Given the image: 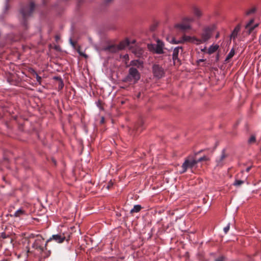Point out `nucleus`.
I'll list each match as a JSON object with an SVG mask.
<instances>
[{
  "instance_id": "nucleus-1",
  "label": "nucleus",
  "mask_w": 261,
  "mask_h": 261,
  "mask_svg": "<svg viewBox=\"0 0 261 261\" xmlns=\"http://www.w3.org/2000/svg\"><path fill=\"white\" fill-rule=\"evenodd\" d=\"M197 167V165L194 156L193 155H189L185 158L181 166V169L179 172L180 174H183L188 170H190L192 173H195Z\"/></svg>"
},
{
  "instance_id": "nucleus-2",
  "label": "nucleus",
  "mask_w": 261,
  "mask_h": 261,
  "mask_svg": "<svg viewBox=\"0 0 261 261\" xmlns=\"http://www.w3.org/2000/svg\"><path fill=\"white\" fill-rule=\"evenodd\" d=\"M215 30L216 25L214 24L204 27L200 35V38H197V40H196L198 43V45L208 41L212 37L213 32Z\"/></svg>"
},
{
  "instance_id": "nucleus-3",
  "label": "nucleus",
  "mask_w": 261,
  "mask_h": 261,
  "mask_svg": "<svg viewBox=\"0 0 261 261\" xmlns=\"http://www.w3.org/2000/svg\"><path fill=\"white\" fill-rule=\"evenodd\" d=\"M140 79V74L138 70L135 68L131 67L129 69L128 74L126 76L124 81L137 82Z\"/></svg>"
},
{
  "instance_id": "nucleus-4",
  "label": "nucleus",
  "mask_w": 261,
  "mask_h": 261,
  "mask_svg": "<svg viewBox=\"0 0 261 261\" xmlns=\"http://www.w3.org/2000/svg\"><path fill=\"white\" fill-rule=\"evenodd\" d=\"M254 19H251L245 25V30L243 32L244 36H248L252 33H254L255 28L258 27V23L253 24Z\"/></svg>"
},
{
  "instance_id": "nucleus-5",
  "label": "nucleus",
  "mask_w": 261,
  "mask_h": 261,
  "mask_svg": "<svg viewBox=\"0 0 261 261\" xmlns=\"http://www.w3.org/2000/svg\"><path fill=\"white\" fill-rule=\"evenodd\" d=\"M66 240V237L64 233H58L56 234H53L52 236L49 238L46 242L45 244V249L47 250V244L51 241H55L56 242L61 244L64 242V241Z\"/></svg>"
},
{
  "instance_id": "nucleus-6",
  "label": "nucleus",
  "mask_w": 261,
  "mask_h": 261,
  "mask_svg": "<svg viewBox=\"0 0 261 261\" xmlns=\"http://www.w3.org/2000/svg\"><path fill=\"white\" fill-rule=\"evenodd\" d=\"M183 48L181 46H177L173 50L172 60L173 64L175 66H179L181 64V60L178 58L179 53H182Z\"/></svg>"
},
{
  "instance_id": "nucleus-7",
  "label": "nucleus",
  "mask_w": 261,
  "mask_h": 261,
  "mask_svg": "<svg viewBox=\"0 0 261 261\" xmlns=\"http://www.w3.org/2000/svg\"><path fill=\"white\" fill-rule=\"evenodd\" d=\"M35 8V4L33 2H31L29 6L22 8L21 10V13L24 19L31 15Z\"/></svg>"
},
{
  "instance_id": "nucleus-8",
  "label": "nucleus",
  "mask_w": 261,
  "mask_h": 261,
  "mask_svg": "<svg viewBox=\"0 0 261 261\" xmlns=\"http://www.w3.org/2000/svg\"><path fill=\"white\" fill-rule=\"evenodd\" d=\"M164 44L160 40H158L156 41V45L150 44L148 45V47L150 50L152 49V48L154 50V52L158 54H162L164 53L163 48Z\"/></svg>"
},
{
  "instance_id": "nucleus-9",
  "label": "nucleus",
  "mask_w": 261,
  "mask_h": 261,
  "mask_svg": "<svg viewBox=\"0 0 261 261\" xmlns=\"http://www.w3.org/2000/svg\"><path fill=\"white\" fill-rule=\"evenodd\" d=\"M152 72L154 76L158 79L162 78L165 74L164 69L158 64L153 65Z\"/></svg>"
},
{
  "instance_id": "nucleus-10",
  "label": "nucleus",
  "mask_w": 261,
  "mask_h": 261,
  "mask_svg": "<svg viewBox=\"0 0 261 261\" xmlns=\"http://www.w3.org/2000/svg\"><path fill=\"white\" fill-rule=\"evenodd\" d=\"M181 39L182 41V43L185 42H189L192 43H194L196 45H198V43L196 41L197 40V38L195 37H191L189 36L184 35L182 36Z\"/></svg>"
},
{
  "instance_id": "nucleus-11",
  "label": "nucleus",
  "mask_w": 261,
  "mask_h": 261,
  "mask_svg": "<svg viewBox=\"0 0 261 261\" xmlns=\"http://www.w3.org/2000/svg\"><path fill=\"white\" fill-rule=\"evenodd\" d=\"M42 240L41 239H37L32 244V247L35 249L43 251L44 248H45V246H42Z\"/></svg>"
},
{
  "instance_id": "nucleus-12",
  "label": "nucleus",
  "mask_w": 261,
  "mask_h": 261,
  "mask_svg": "<svg viewBox=\"0 0 261 261\" xmlns=\"http://www.w3.org/2000/svg\"><path fill=\"white\" fill-rule=\"evenodd\" d=\"M228 155L225 152V149H223L221 152V154L219 159L216 160L218 165H222L224 160L227 157Z\"/></svg>"
},
{
  "instance_id": "nucleus-13",
  "label": "nucleus",
  "mask_w": 261,
  "mask_h": 261,
  "mask_svg": "<svg viewBox=\"0 0 261 261\" xmlns=\"http://www.w3.org/2000/svg\"><path fill=\"white\" fill-rule=\"evenodd\" d=\"M240 30H241V25L238 24L234 28V30L232 32L231 35H230V38L232 39L233 40H234L237 38V37L238 35V33L240 31Z\"/></svg>"
},
{
  "instance_id": "nucleus-14",
  "label": "nucleus",
  "mask_w": 261,
  "mask_h": 261,
  "mask_svg": "<svg viewBox=\"0 0 261 261\" xmlns=\"http://www.w3.org/2000/svg\"><path fill=\"white\" fill-rule=\"evenodd\" d=\"M130 44V41L128 39H126L125 40L121 41L118 45V48L119 49H123L126 47L129 46Z\"/></svg>"
},
{
  "instance_id": "nucleus-15",
  "label": "nucleus",
  "mask_w": 261,
  "mask_h": 261,
  "mask_svg": "<svg viewBox=\"0 0 261 261\" xmlns=\"http://www.w3.org/2000/svg\"><path fill=\"white\" fill-rule=\"evenodd\" d=\"M130 65L135 66L137 67L138 68H143V62L139 60H132L130 62Z\"/></svg>"
},
{
  "instance_id": "nucleus-16",
  "label": "nucleus",
  "mask_w": 261,
  "mask_h": 261,
  "mask_svg": "<svg viewBox=\"0 0 261 261\" xmlns=\"http://www.w3.org/2000/svg\"><path fill=\"white\" fill-rule=\"evenodd\" d=\"M175 27L177 29L181 30L182 31L189 30L191 28L190 24L184 23L177 24L175 25Z\"/></svg>"
},
{
  "instance_id": "nucleus-17",
  "label": "nucleus",
  "mask_w": 261,
  "mask_h": 261,
  "mask_svg": "<svg viewBox=\"0 0 261 261\" xmlns=\"http://www.w3.org/2000/svg\"><path fill=\"white\" fill-rule=\"evenodd\" d=\"M239 174H238L236 176V179L233 184V185L235 187L240 186L242 184H244L246 180V177L245 178L244 180L239 179Z\"/></svg>"
},
{
  "instance_id": "nucleus-18",
  "label": "nucleus",
  "mask_w": 261,
  "mask_h": 261,
  "mask_svg": "<svg viewBox=\"0 0 261 261\" xmlns=\"http://www.w3.org/2000/svg\"><path fill=\"white\" fill-rule=\"evenodd\" d=\"M27 212L25 210L22 208H20L15 212L13 216L15 217H20L21 216L27 215Z\"/></svg>"
},
{
  "instance_id": "nucleus-19",
  "label": "nucleus",
  "mask_w": 261,
  "mask_h": 261,
  "mask_svg": "<svg viewBox=\"0 0 261 261\" xmlns=\"http://www.w3.org/2000/svg\"><path fill=\"white\" fill-rule=\"evenodd\" d=\"M219 46L217 44H215V45L212 44L208 47V50H207V53L208 54H212L215 53V51H216L217 50V49L219 48Z\"/></svg>"
},
{
  "instance_id": "nucleus-20",
  "label": "nucleus",
  "mask_w": 261,
  "mask_h": 261,
  "mask_svg": "<svg viewBox=\"0 0 261 261\" xmlns=\"http://www.w3.org/2000/svg\"><path fill=\"white\" fill-rule=\"evenodd\" d=\"M193 13L194 14L198 17H200L202 14L201 10L197 7L193 8Z\"/></svg>"
},
{
  "instance_id": "nucleus-21",
  "label": "nucleus",
  "mask_w": 261,
  "mask_h": 261,
  "mask_svg": "<svg viewBox=\"0 0 261 261\" xmlns=\"http://www.w3.org/2000/svg\"><path fill=\"white\" fill-rule=\"evenodd\" d=\"M141 209V206L140 205H139V204L135 205H134V207L131 210L130 213H138L139 212H140Z\"/></svg>"
},
{
  "instance_id": "nucleus-22",
  "label": "nucleus",
  "mask_w": 261,
  "mask_h": 261,
  "mask_svg": "<svg viewBox=\"0 0 261 261\" xmlns=\"http://www.w3.org/2000/svg\"><path fill=\"white\" fill-rule=\"evenodd\" d=\"M234 54H235L234 50L233 48H232L230 50V51L229 53V54L227 55V57H226V58L225 59V61H228L231 58H232L234 56Z\"/></svg>"
},
{
  "instance_id": "nucleus-23",
  "label": "nucleus",
  "mask_w": 261,
  "mask_h": 261,
  "mask_svg": "<svg viewBox=\"0 0 261 261\" xmlns=\"http://www.w3.org/2000/svg\"><path fill=\"white\" fill-rule=\"evenodd\" d=\"M33 71L34 75H35L36 81L40 85L41 83V77L34 70H33Z\"/></svg>"
},
{
  "instance_id": "nucleus-24",
  "label": "nucleus",
  "mask_w": 261,
  "mask_h": 261,
  "mask_svg": "<svg viewBox=\"0 0 261 261\" xmlns=\"http://www.w3.org/2000/svg\"><path fill=\"white\" fill-rule=\"evenodd\" d=\"M208 160H209L208 158H207L206 156L204 155V156L199 158L198 159L196 160V164H197L199 162H202L203 161H208Z\"/></svg>"
},
{
  "instance_id": "nucleus-25",
  "label": "nucleus",
  "mask_w": 261,
  "mask_h": 261,
  "mask_svg": "<svg viewBox=\"0 0 261 261\" xmlns=\"http://www.w3.org/2000/svg\"><path fill=\"white\" fill-rule=\"evenodd\" d=\"M256 11V8H252L250 9L249 10H247L246 12V14L247 15H249L252 14H253Z\"/></svg>"
},
{
  "instance_id": "nucleus-26",
  "label": "nucleus",
  "mask_w": 261,
  "mask_h": 261,
  "mask_svg": "<svg viewBox=\"0 0 261 261\" xmlns=\"http://www.w3.org/2000/svg\"><path fill=\"white\" fill-rule=\"evenodd\" d=\"M170 42L172 44H177L182 43V41H181V39L180 40H176L175 38H172V40H171Z\"/></svg>"
},
{
  "instance_id": "nucleus-27",
  "label": "nucleus",
  "mask_w": 261,
  "mask_h": 261,
  "mask_svg": "<svg viewBox=\"0 0 261 261\" xmlns=\"http://www.w3.org/2000/svg\"><path fill=\"white\" fill-rule=\"evenodd\" d=\"M256 138L254 136H251L248 140L249 143H252L255 142Z\"/></svg>"
},
{
  "instance_id": "nucleus-28",
  "label": "nucleus",
  "mask_w": 261,
  "mask_h": 261,
  "mask_svg": "<svg viewBox=\"0 0 261 261\" xmlns=\"http://www.w3.org/2000/svg\"><path fill=\"white\" fill-rule=\"evenodd\" d=\"M229 228H230V225H229V224H228L227 225L226 227H225L223 229L224 231L225 234H226L228 232V231L229 230Z\"/></svg>"
},
{
  "instance_id": "nucleus-29",
  "label": "nucleus",
  "mask_w": 261,
  "mask_h": 261,
  "mask_svg": "<svg viewBox=\"0 0 261 261\" xmlns=\"http://www.w3.org/2000/svg\"><path fill=\"white\" fill-rule=\"evenodd\" d=\"M1 237L3 239H6L9 237V235L7 234L5 232H2L1 233Z\"/></svg>"
},
{
  "instance_id": "nucleus-30",
  "label": "nucleus",
  "mask_w": 261,
  "mask_h": 261,
  "mask_svg": "<svg viewBox=\"0 0 261 261\" xmlns=\"http://www.w3.org/2000/svg\"><path fill=\"white\" fill-rule=\"evenodd\" d=\"M113 185V182L111 180L108 184V185L106 187V188L108 189V190H109L111 188V187H112Z\"/></svg>"
},
{
  "instance_id": "nucleus-31",
  "label": "nucleus",
  "mask_w": 261,
  "mask_h": 261,
  "mask_svg": "<svg viewBox=\"0 0 261 261\" xmlns=\"http://www.w3.org/2000/svg\"><path fill=\"white\" fill-rule=\"evenodd\" d=\"M63 86H64L63 82L62 80H61V81L60 82L59 85V88L60 89H62L63 88Z\"/></svg>"
},
{
  "instance_id": "nucleus-32",
  "label": "nucleus",
  "mask_w": 261,
  "mask_h": 261,
  "mask_svg": "<svg viewBox=\"0 0 261 261\" xmlns=\"http://www.w3.org/2000/svg\"><path fill=\"white\" fill-rule=\"evenodd\" d=\"M215 261H224V257L221 256L217 258Z\"/></svg>"
},
{
  "instance_id": "nucleus-33",
  "label": "nucleus",
  "mask_w": 261,
  "mask_h": 261,
  "mask_svg": "<svg viewBox=\"0 0 261 261\" xmlns=\"http://www.w3.org/2000/svg\"><path fill=\"white\" fill-rule=\"evenodd\" d=\"M252 168V166H249L248 167H247L246 169V171L247 172H249L250 170V169H251Z\"/></svg>"
},
{
  "instance_id": "nucleus-34",
  "label": "nucleus",
  "mask_w": 261,
  "mask_h": 261,
  "mask_svg": "<svg viewBox=\"0 0 261 261\" xmlns=\"http://www.w3.org/2000/svg\"><path fill=\"white\" fill-rule=\"evenodd\" d=\"M54 79H56V80H59L60 82L61 81V80H62L61 78L60 77H58V76H56V77H54Z\"/></svg>"
},
{
  "instance_id": "nucleus-35",
  "label": "nucleus",
  "mask_w": 261,
  "mask_h": 261,
  "mask_svg": "<svg viewBox=\"0 0 261 261\" xmlns=\"http://www.w3.org/2000/svg\"><path fill=\"white\" fill-rule=\"evenodd\" d=\"M79 53H80V54L81 56H84V57H86H86H87V56L86 54H83V53H81V52H79Z\"/></svg>"
},
{
  "instance_id": "nucleus-36",
  "label": "nucleus",
  "mask_w": 261,
  "mask_h": 261,
  "mask_svg": "<svg viewBox=\"0 0 261 261\" xmlns=\"http://www.w3.org/2000/svg\"><path fill=\"white\" fill-rule=\"evenodd\" d=\"M124 57L126 59V58H128V55L126 54L125 55H124Z\"/></svg>"
},
{
  "instance_id": "nucleus-37",
  "label": "nucleus",
  "mask_w": 261,
  "mask_h": 261,
  "mask_svg": "<svg viewBox=\"0 0 261 261\" xmlns=\"http://www.w3.org/2000/svg\"><path fill=\"white\" fill-rule=\"evenodd\" d=\"M59 38H60L59 36H57V35L56 36V40H58Z\"/></svg>"
},
{
  "instance_id": "nucleus-38",
  "label": "nucleus",
  "mask_w": 261,
  "mask_h": 261,
  "mask_svg": "<svg viewBox=\"0 0 261 261\" xmlns=\"http://www.w3.org/2000/svg\"><path fill=\"white\" fill-rule=\"evenodd\" d=\"M136 42V41L135 40H133L131 42L132 43L134 44Z\"/></svg>"
},
{
  "instance_id": "nucleus-39",
  "label": "nucleus",
  "mask_w": 261,
  "mask_h": 261,
  "mask_svg": "<svg viewBox=\"0 0 261 261\" xmlns=\"http://www.w3.org/2000/svg\"><path fill=\"white\" fill-rule=\"evenodd\" d=\"M70 42H71V44L72 45H74V43L72 41V40L71 39H70Z\"/></svg>"
},
{
  "instance_id": "nucleus-40",
  "label": "nucleus",
  "mask_w": 261,
  "mask_h": 261,
  "mask_svg": "<svg viewBox=\"0 0 261 261\" xmlns=\"http://www.w3.org/2000/svg\"><path fill=\"white\" fill-rule=\"evenodd\" d=\"M219 33H218V34L216 35V38H218L219 37Z\"/></svg>"
},
{
  "instance_id": "nucleus-41",
  "label": "nucleus",
  "mask_w": 261,
  "mask_h": 261,
  "mask_svg": "<svg viewBox=\"0 0 261 261\" xmlns=\"http://www.w3.org/2000/svg\"><path fill=\"white\" fill-rule=\"evenodd\" d=\"M48 255H50V250H48Z\"/></svg>"
},
{
  "instance_id": "nucleus-42",
  "label": "nucleus",
  "mask_w": 261,
  "mask_h": 261,
  "mask_svg": "<svg viewBox=\"0 0 261 261\" xmlns=\"http://www.w3.org/2000/svg\"><path fill=\"white\" fill-rule=\"evenodd\" d=\"M244 171L243 170L241 171V174H243L244 173Z\"/></svg>"
},
{
  "instance_id": "nucleus-43",
  "label": "nucleus",
  "mask_w": 261,
  "mask_h": 261,
  "mask_svg": "<svg viewBox=\"0 0 261 261\" xmlns=\"http://www.w3.org/2000/svg\"><path fill=\"white\" fill-rule=\"evenodd\" d=\"M124 103V102L123 101H121V103H122V104H123Z\"/></svg>"
},
{
  "instance_id": "nucleus-44",
  "label": "nucleus",
  "mask_w": 261,
  "mask_h": 261,
  "mask_svg": "<svg viewBox=\"0 0 261 261\" xmlns=\"http://www.w3.org/2000/svg\"><path fill=\"white\" fill-rule=\"evenodd\" d=\"M110 1H111V0H107V2H109Z\"/></svg>"
},
{
  "instance_id": "nucleus-45",
  "label": "nucleus",
  "mask_w": 261,
  "mask_h": 261,
  "mask_svg": "<svg viewBox=\"0 0 261 261\" xmlns=\"http://www.w3.org/2000/svg\"><path fill=\"white\" fill-rule=\"evenodd\" d=\"M140 94H139V95H138V97L140 96Z\"/></svg>"
},
{
  "instance_id": "nucleus-46",
  "label": "nucleus",
  "mask_w": 261,
  "mask_h": 261,
  "mask_svg": "<svg viewBox=\"0 0 261 261\" xmlns=\"http://www.w3.org/2000/svg\"><path fill=\"white\" fill-rule=\"evenodd\" d=\"M190 20L192 21H193V19H191Z\"/></svg>"
}]
</instances>
